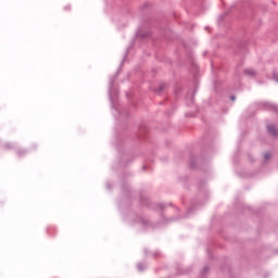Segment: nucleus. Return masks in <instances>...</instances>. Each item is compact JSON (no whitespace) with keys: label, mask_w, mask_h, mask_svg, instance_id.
Segmentation results:
<instances>
[{"label":"nucleus","mask_w":278,"mask_h":278,"mask_svg":"<svg viewBox=\"0 0 278 278\" xmlns=\"http://www.w3.org/2000/svg\"><path fill=\"white\" fill-rule=\"evenodd\" d=\"M267 129L271 136H277V128L274 125L267 126Z\"/></svg>","instance_id":"f257e3e1"},{"label":"nucleus","mask_w":278,"mask_h":278,"mask_svg":"<svg viewBox=\"0 0 278 278\" xmlns=\"http://www.w3.org/2000/svg\"><path fill=\"white\" fill-rule=\"evenodd\" d=\"M265 157H266V160H268V157H270V154L269 153H265Z\"/></svg>","instance_id":"f03ea898"}]
</instances>
